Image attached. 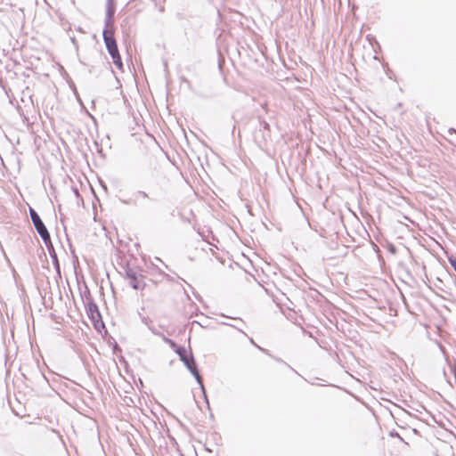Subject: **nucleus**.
<instances>
[{
	"instance_id": "obj_1",
	"label": "nucleus",
	"mask_w": 456,
	"mask_h": 456,
	"mask_svg": "<svg viewBox=\"0 0 456 456\" xmlns=\"http://www.w3.org/2000/svg\"><path fill=\"white\" fill-rule=\"evenodd\" d=\"M114 0H107L105 28L102 32L103 40L106 48L112 58V61L118 69H122L123 63L118 52V45L114 37V14H115Z\"/></svg>"
},
{
	"instance_id": "obj_2",
	"label": "nucleus",
	"mask_w": 456,
	"mask_h": 456,
	"mask_svg": "<svg viewBox=\"0 0 456 456\" xmlns=\"http://www.w3.org/2000/svg\"><path fill=\"white\" fill-rule=\"evenodd\" d=\"M176 354L179 355L180 360L184 363L189 371L194 376L195 379L199 383L202 392H205V387L203 385L202 378L200 374V371L197 367V363L191 353L187 352L186 348L183 346H179L175 350Z\"/></svg>"
},
{
	"instance_id": "obj_3",
	"label": "nucleus",
	"mask_w": 456,
	"mask_h": 456,
	"mask_svg": "<svg viewBox=\"0 0 456 456\" xmlns=\"http://www.w3.org/2000/svg\"><path fill=\"white\" fill-rule=\"evenodd\" d=\"M253 138L261 150H265L271 141L270 125L261 117H258V126L253 133Z\"/></svg>"
},
{
	"instance_id": "obj_4",
	"label": "nucleus",
	"mask_w": 456,
	"mask_h": 456,
	"mask_svg": "<svg viewBox=\"0 0 456 456\" xmlns=\"http://www.w3.org/2000/svg\"><path fill=\"white\" fill-rule=\"evenodd\" d=\"M29 216L35 226V229L37 230V233L40 235L45 245L47 247H49V245H52L50 233L47 228L45 227V224L43 223L42 219L40 218L39 215L37 214V212L34 208H29Z\"/></svg>"
},
{
	"instance_id": "obj_5",
	"label": "nucleus",
	"mask_w": 456,
	"mask_h": 456,
	"mask_svg": "<svg viewBox=\"0 0 456 456\" xmlns=\"http://www.w3.org/2000/svg\"><path fill=\"white\" fill-rule=\"evenodd\" d=\"M161 191V188H159L151 193L146 192L144 191H137L133 194V202L134 205L142 207H147L148 201L151 203H158L159 200V196Z\"/></svg>"
},
{
	"instance_id": "obj_6",
	"label": "nucleus",
	"mask_w": 456,
	"mask_h": 456,
	"mask_svg": "<svg viewBox=\"0 0 456 456\" xmlns=\"http://www.w3.org/2000/svg\"><path fill=\"white\" fill-rule=\"evenodd\" d=\"M126 276L129 279V284L134 289H143L145 287L144 277L131 268L126 270Z\"/></svg>"
},
{
	"instance_id": "obj_7",
	"label": "nucleus",
	"mask_w": 456,
	"mask_h": 456,
	"mask_svg": "<svg viewBox=\"0 0 456 456\" xmlns=\"http://www.w3.org/2000/svg\"><path fill=\"white\" fill-rule=\"evenodd\" d=\"M86 302L85 304H86V311H87V314H88L89 318L94 322H98L99 320L102 319L101 313L99 311L98 305L92 299L89 291H87V295L86 296Z\"/></svg>"
},
{
	"instance_id": "obj_8",
	"label": "nucleus",
	"mask_w": 456,
	"mask_h": 456,
	"mask_svg": "<svg viewBox=\"0 0 456 456\" xmlns=\"http://www.w3.org/2000/svg\"><path fill=\"white\" fill-rule=\"evenodd\" d=\"M249 340H250V343H251L252 345H254V346H255L257 349H259L261 352H263V353H265V354H268V355H271V354H270V353H269V351H268L267 349L263 348V347H261L260 346L256 345V344L255 343V341L253 340V338H249Z\"/></svg>"
},
{
	"instance_id": "obj_9",
	"label": "nucleus",
	"mask_w": 456,
	"mask_h": 456,
	"mask_svg": "<svg viewBox=\"0 0 456 456\" xmlns=\"http://www.w3.org/2000/svg\"><path fill=\"white\" fill-rule=\"evenodd\" d=\"M161 338H163V340H164L166 343L169 344L172 347H175V346H176V344H175L172 339H170V338H168L165 337V335H163V334H162V335H161Z\"/></svg>"
},
{
	"instance_id": "obj_10",
	"label": "nucleus",
	"mask_w": 456,
	"mask_h": 456,
	"mask_svg": "<svg viewBox=\"0 0 456 456\" xmlns=\"http://www.w3.org/2000/svg\"><path fill=\"white\" fill-rule=\"evenodd\" d=\"M450 265L456 273V257L451 256L448 258Z\"/></svg>"
},
{
	"instance_id": "obj_11",
	"label": "nucleus",
	"mask_w": 456,
	"mask_h": 456,
	"mask_svg": "<svg viewBox=\"0 0 456 456\" xmlns=\"http://www.w3.org/2000/svg\"><path fill=\"white\" fill-rule=\"evenodd\" d=\"M149 330L154 334V335H157V336H159L161 337L162 333H160L159 331H158L153 326L151 325H149Z\"/></svg>"
},
{
	"instance_id": "obj_12",
	"label": "nucleus",
	"mask_w": 456,
	"mask_h": 456,
	"mask_svg": "<svg viewBox=\"0 0 456 456\" xmlns=\"http://www.w3.org/2000/svg\"><path fill=\"white\" fill-rule=\"evenodd\" d=\"M142 322L144 324H146L148 327H149V325H151V322L150 321V319H149V318H147V317H142Z\"/></svg>"
},
{
	"instance_id": "obj_13",
	"label": "nucleus",
	"mask_w": 456,
	"mask_h": 456,
	"mask_svg": "<svg viewBox=\"0 0 456 456\" xmlns=\"http://www.w3.org/2000/svg\"><path fill=\"white\" fill-rule=\"evenodd\" d=\"M273 358L275 359V361H277V362H282V360H281V359H280V358H276V357H273Z\"/></svg>"
},
{
	"instance_id": "obj_14",
	"label": "nucleus",
	"mask_w": 456,
	"mask_h": 456,
	"mask_svg": "<svg viewBox=\"0 0 456 456\" xmlns=\"http://www.w3.org/2000/svg\"><path fill=\"white\" fill-rule=\"evenodd\" d=\"M449 132H450V133H451V132H455V133H456V130H454L453 128H451V129L449 130Z\"/></svg>"
},
{
	"instance_id": "obj_15",
	"label": "nucleus",
	"mask_w": 456,
	"mask_h": 456,
	"mask_svg": "<svg viewBox=\"0 0 456 456\" xmlns=\"http://www.w3.org/2000/svg\"><path fill=\"white\" fill-rule=\"evenodd\" d=\"M203 394H204V395H206V391L203 392ZM205 398H206V403H208V400H207V396H205Z\"/></svg>"
}]
</instances>
